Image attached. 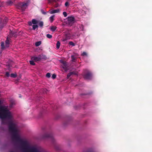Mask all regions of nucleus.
<instances>
[{
  "mask_svg": "<svg viewBox=\"0 0 152 152\" xmlns=\"http://www.w3.org/2000/svg\"><path fill=\"white\" fill-rule=\"evenodd\" d=\"M60 62L62 64V65L61 66V67L63 68L64 70H66L68 66L67 63L65 61H64L62 60H61Z\"/></svg>",
  "mask_w": 152,
  "mask_h": 152,
  "instance_id": "nucleus-1",
  "label": "nucleus"
},
{
  "mask_svg": "<svg viewBox=\"0 0 152 152\" xmlns=\"http://www.w3.org/2000/svg\"><path fill=\"white\" fill-rule=\"evenodd\" d=\"M2 18H0V28H1L3 27L4 26V24L7 22V18L6 17H5L3 21V22H2Z\"/></svg>",
  "mask_w": 152,
  "mask_h": 152,
  "instance_id": "nucleus-2",
  "label": "nucleus"
},
{
  "mask_svg": "<svg viewBox=\"0 0 152 152\" xmlns=\"http://www.w3.org/2000/svg\"><path fill=\"white\" fill-rule=\"evenodd\" d=\"M28 6V3H20L19 4V6L23 10H24Z\"/></svg>",
  "mask_w": 152,
  "mask_h": 152,
  "instance_id": "nucleus-3",
  "label": "nucleus"
},
{
  "mask_svg": "<svg viewBox=\"0 0 152 152\" xmlns=\"http://www.w3.org/2000/svg\"><path fill=\"white\" fill-rule=\"evenodd\" d=\"M42 57L41 55H39L38 57L33 56L31 58V59L32 60L37 61L40 60L41 58Z\"/></svg>",
  "mask_w": 152,
  "mask_h": 152,
  "instance_id": "nucleus-4",
  "label": "nucleus"
},
{
  "mask_svg": "<svg viewBox=\"0 0 152 152\" xmlns=\"http://www.w3.org/2000/svg\"><path fill=\"white\" fill-rule=\"evenodd\" d=\"M91 77V74L90 72H88L84 76L85 78L87 79H90Z\"/></svg>",
  "mask_w": 152,
  "mask_h": 152,
  "instance_id": "nucleus-5",
  "label": "nucleus"
},
{
  "mask_svg": "<svg viewBox=\"0 0 152 152\" xmlns=\"http://www.w3.org/2000/svg\"><path fill=\"white\" fill-rule=\"evenodd\" d=\"M48 138H52V135L50 134H45L43 137V138L45 139Z\"/></svg>",
  "mask_w": 152,
  "mask_h": 152,
  "instance_id": "nucleus-6",
  "label": "nucleus"
},
{
  "mask_svg": "<svg viewBox=\"0 0 152 152\" xmlns=\"http://www.w3.org/2000/svg\"><path fill=\"white\" fill-rule=\"evenodd\" d=\"M68 20L69 23H72L74 20V18L73 17H69L67 18Z\"/></svg>",
  "mask_w": 152,
  "mask_h": 152,
  "instance_id": "nucleus-7",
  "label": "nucleus"
},
{
  "mask_svg": "<svg viewBox=\"0 0 152 152\" xmlns=\"http://www.w3.org/2000/svg\"><path fill=\"white\" fill-rule=\"evenodd\" d=\"M60 10L59 9H56L52 10L50 12V14H52L55 13H58L59 12Z\"/></svg>",
  "mask_w": 152,
  "mask_h": 152,
  "instance_id": "nucleus-8",
  "label": "nucleus"
},
{
  "mask_svg": "<svg viewBox=\"0 0 152 152\" xmlns=\"http://www.w3.org/2000/svg\"><path fill=\"white\" fill-rule=\"evenodd\" d=\"M72 75H76V73L75 71L71 72L69 73L67 75V77L69 78L70 76H71Z\"/></svg>",
  "mask_w": 152,
  "mask_h": 152,
  "instance_id": "nucleus-9",
  "label": "nucleus"
},
{
  "mask_svg": "<svg viewBox=\"0 0 152 152\" xmlns=\"http://www.w3.org/2000/svg\"><path fill=\"white\" fill-rule=\"evenodd\" d=\"M9 40L8 39V37H7V39L6 40L5 43H6V46L7 47H8L9 46Z\"/></svg>",
  "mask_w": 152,
  "mask_h": 152,
  "instance_id": "nucleus-10",
  "label": "nucleus"
},
{
  "mask_svg": "<svg viewBox=\"0 0 152 152\" xmlns=\"http://www.w3.org/2000/svg\"><path fill=\"white\" fill-rule=\"evenodd\" d=\"M56 28V27L55 26H52L50 27V30L53 31H54Z\"/></svg>",
  "mask_w": 152,
  "mask_h": 152,
  "instance_id": "nucleus-11",
  "label": "nucleus"
},
{
  "mask_svg": "<svg viewBox=\"0 0 152 152\" xmlns=\"http://www.w3.org/2000/svg\"><path fill=\"white\" fill-rule=\"evenodd\" d=\"M32 23L34 24H37V23H38V21L37 20H36L35 19H32Z\"/></svg>",
  "mask_w": 152,
  "mask_h": 152,
  "instance_id": "nucleus-12",
  "label": "nucleus"
},
{
  "mask_svg": "<svg viewBox=\"0 0 152 152\" xmlns=\"http://www.w3.org/2000/svg\"><path fill=\"white\" fill-rule=\"evenodd\" d=\"M15 104V102L14 101H12L10 102V107H12Z\"/></svg>",
  "mask_w": 152,
  "mask_h": 152,
  "instance_id": "nucleus-13",
  "label": "nucleus"
},
{
  "mask_svg": "<svg viewBox=\"0 0 152 152\" xmlns=\"http://www.w3.org/2000/svg\"><path fill=\"white\" fill-rule=\"evenodd\" d=\"M54 15H53L50 17L49 18V20L51 22H52L53 21L54 19Z\"/></svg>",
  "mask_w": 152,
  "mask_h": 152,
  "instance_id": "nucleus-14",
  "label": "nucleus"
},
{
  "mask_svg": "<svg viewBox=\"0 0 152 152\" xmlns=\"http://www.w3.org/2000/svg\"><path fill=\"white\" fill-rule=\"evenodd\" d=\"M56 48L58 49L59 48L60 45V43L59 41H58L56 44Z\"/></svg>",
  "mask_w": 152,
  "mask_h": 152,
  "instance_id": "nucleus-15",
  "label": "nucleus"
},
{
  "mask_svg": "<svg viewBox=\"0 0 152 152\" xmlns=\"http://www.w3.org/2000/svg\"><path fill=\"white\" fill-rule=\"evenodd\" d=\"M49 3H51L52 2H56V1H59V0H47Z\"/></svg>",
  "mask_w": 152,
  "mask_h": 152,
  "instance_id": "nucleus-16",
  "label": "nucleus"
},
{
  "mask_svg": "<svg viewBox=\"0 0 152 152\" xmlns=\"http://www.w3.org/2000/svg\"><path fill=\"white\" fill-rule=\"evenodd\" d=\"M41 41L37 42L35 43V45L36 46H38L41 44Z\"/></svg>",
  "mask_w": 152,
  "mask_h": 152,
  "instance_id": "nucleus-17",
  "label": "nucleus"
},
{
  "mask_svg": "<svg viewBox=\"0 0 152 152\" xmlns=\"http://www.w3.org/2000/svg\"><path fill=\"white\" fill-rule=\"evenodd\" d=\"M94 149L93 148H90L85 152H94Z\"/></svg>",
  "mask_w": 152,
  "mask_h": 152,
  "instance_id": "nucleus-18",
  "label": "nucleus"
},
{
  "mask_svg": "<svg viewBox=\"0 0 152 152\" xmlns=\"http://www.w3.org/2000/svg\"><path fill=\"white\" fill-rule=\"evenodd\" d=\"M70 39V37H66L65 38H63L62 39V41H66L67 40Z\"/></svg>",
  "mask_w": 152,
  "mask_h": 152,
  "instance_id": "nucleus-19",
  "label": "nucleus"
},
{
  "mask_svg": "<svg viewBox=\"0 0 152 152\" xmlns=\"http://www.w3.org/2000/svg\"><path fill=\"white\" fill-rule=\"evenodd\" d=\"M38 26L37 25H33V30H35L36 29H37Z\"/></svg>",
  "mask_w": 152,
  "mask_h": 152,
  "instance_id": "nucleus-20",
  "label": "nucleus"
},
{
  "mask_svg": "<svg viewBox=\"0 0 152 152\" xmlns=\"http://www.w3.org/2000/svg\"><path fill=\"white\" fill-rule=\"evenodd\" d=\"M1 49H4V42H1Z\"/></svg>",
  "mask_w": 152,
  "mask_h": 152,
  "instance_id": "nucleus-21",
  "label": "nucleus"
},
{
  "mask_svg": "<svg viewBox=\"0 0 152 152\" xmlns=\"http://www.w3.org/2000/svg\"><path fill=\"white\" fill-rule=\"evenodd\" d=\"M71 58L72 59V61L74 62L75 60L76 59V57H75L74 56H71Z\"/></svg>",
  "mask_w": 152,
  "mask_h": 152,
  "instance_id": "nucleus-22",
  "label": "nucleus"
},
{
  "mask_svg": "<svg viewBox=\"0 0 152 152\" xmlns=\"http://www.w3.org/2000/svg\"><path fill=\"white\" fill-rule=\"evenodd\" d=\"M39 25L40 27H42L43 26V23L41 21L39 23Z\"/></svg>",
  "mask_w": 152,
  "mask_h": 152,
  "instance_id": "nucleus-23",
  "label": "nucleus"
},
{
  "mask_svg": "<svg viewBox=\"0 0 152 152\" xmlns=\"http://www.w3.org/2000/svg\"><path fill=\"white\" fill-rule=\"evenodd\" d=\"M46 37H47V38H49V39H51L52 37V36L50 34H47Z\"/></svg>",
  "mask_w": 152,
  "mask_h": 152,
  "instance_id": "nucleus-24",
  "label": "nucleus"
},
{
  "mask_svg": "<svg viewBox=\"0 0 152 152\" xmlns=\"http://www.w3.org/2000/svg\"><path fill=\"white\" fill-rule=\"evenodd\" d=\"M69 45H71L73 46H74L75 45L74 43L72 42H69Z\"/></svg>",
  "mask_w": 152,
  "mask_h": 152,
  "instance_id": "nucleus-25",
  "label": "nucleus"
},
{
  "mask_svg": "<svg viewBox=\"0 0 152 152\" xmlns=\"http://www.w3.org/2000/svg\"><path fill=\"white\" fill-rule=\"evenodd\" d=\"M30 63L31 64L34 65L35 64V63H34V61H33V60H32L31 61H30Z\"/></svg>",
  "mask_w": 152,
  "mask_h": 152,
  "instance_id": "nucleus-26",
  "label": "nucleus"
},
{
  "mask_svg": "<svg viewBox=\"0 0 152 152\" xmlns=\"http://www.w3.org/2000/svg\"><path fill=\"white\" fill-rule=\"evenodd\" d=\"M10 76L11 77L15 78L16 77V75L15 74H12L10 75Z\"/></svg>",
  "mask_w": 152,
  "mask_h": 152,
  "instance_id": "nucleus-27",
  "label": "nucleus"
},
{
  "mask_svg": "<svg viewBox=\"0 0 152 152\" xmlns=\"http://www.w3.org/2000/svg\"><path fill=\"white\" fill-rule=\"evenodd\" d=\"M46 77L48 78H49L50 76V74L49 73H47L46 75Z\"/></svg>",
  "mask_w": 152,
  "mask_h": 152,
  "instance_id": "nucleus-28",
  "label": "nucleus"
},
{
  "mask_svg": "<svg viewBox=\"0 0 152 152\" xmlns=\"http://www.w3.org/2000/svg\"><path fill=\"white\" fill-rule=\"evenodd\" d=\"M63 14L64 17H66L67 15V13L65 12H63Z\"/></svg>",
  "mask_w": 152,
  "mask_h": 152,
  "instance_id": "nucleus-29",
  "label": "nucleus"
},
{
  "mask_svg": "<svg viewBox=\"0 0 152 152\" xmlns=\"http://www.w3.org/2000/svg\"><path fill=\"white\" fill-rule=\"evenodd\" d=\"M82 55L83 56H87V54L86 52H83L82 54Z\"/></svg>",
  "mask_w": 152,
  "mask_h": 152,
  "instance_id": "nucleus-30",
  "label": "nucleus"
},
{
  "mask_svg": "<svg viewBox=\"0 0 152 152\" xmlns=\"http://www.w3.org/2000/svg\"><path fill=\"white\" fill-rule=\"evenodd\" d=\"M6 75L7 77H8L9 76H10V73L9 72H6Z\"/></svg>",
  "mask_w": 152,
  "mask_h": 152,
  "instance_id": "nucleus-31",
  "label": "nucleus"
},
{
  "mask_svg": "<svg viewBox=\"0 0 152 152\" xmlns=\"http://www.w3.org/2000/svg\"><path fill=\"white\" fill-rule=\"evenodd\" d=\"M56 75L55 74H53L52 76V78L54 79L56 78Z\"/></svg>",
  "mask_w": 152,
  "mask_h": 152,
  "instance_id": "nucleus-32",
  "label": "nucleus"
},
{
  "mask_svg": "<svg viewBox=\"0 0 152 152\" xmlns=\"http://www.w3.org/2000/svg\"><path fill=\"white\" fill-rule=\"evenodd\" d=\"M69 4V3L67 2H66L65 3V5L66 6H67Z\"/></svg>",
  "mask_w": 152,
  "mask_h": 152,
  "instance_id": "nucleus-33",
  "label": "nucleus"
},
{
  "mask_svg": "<svg viewBox=\"0 0 152 152\" xmlns=\"http://www.w3.org/2000/svg\"><path fill=\"white\" fill-rule=\"evenodd\" d=\"M59 6V4H56L55 5V7H58Z\"/></svg>",
  "mask_w": 152,
  "mask_h": 152,
  "instance_id": "nucleus-34",
  "label": "nucleus"
},
{
  "mask_svg": "<svg viewBox=\"0 0 152 152\" xmlns=\"http://www.w3.org/2000/svg\"><path fill=\"white\" fill-rule=\"evenodd\" d=\"M32 22H30L28 23V24L30 26H31L32 25Z\"/></svg>",
  "mask_w": 152,
  "mask_h": 152,
  "instance_id": "nucleus-35",
  "label": "nucleus"
},
{
  "mask_svg": "<svg viewBox=\"0 0 152 152\" xmlns=\"http://www.w3.org/2000/svg\"><path fill=\"white\" fill-rule=\"evenodd\" d=\"M10 152H16L14 151H10Z\"/></svg>",
  "mask_w": 152,
  "mask_h": 152,
  "instance_id": "nucleus-36",
  "label": "nucleus"
},
{
  "mask_svg": "<svg viewBox=\"0 0 152 152\" xmlns=\"http://www.w3.org/2000/svg\"><path fill=\"white\" fill-rule=\"evenodd\" d=\"M43 14H45V12H43Z\"/></svg>",
  "mask_w": 152,
  "mask_h": 152,
  "instance_id": "nucleus-37",
  "label": "nucleus"
},
{
  "mask_svg": "<svg viewBox=\"0 0 152 152\" xmlns=\"http://www.w3.org/2000/svg\"><path fill=\"white\" fill-rule=\"evenodd\" d=\"M43 14H45V12H43Z\"/></svg>",
  "mask_w": 152,
  "mask_h": 152,
  "instance_id": "nucleus-38",
  "label": "nucleus"
},
{
  "mask_svg": "<svg viewBox=\"0 0 152 152\" xmlns=\"http://www.w3.org/2000/svg\"><path fill=\"white\" fill-rule=\"evenodd\" d=\"M12 34H13V35L14 34V32H13Z\"/></svg>",
  "mask_w": 152,
  "mask_h": 152,
  "instance_id": "nucleus-39",
  "label": "nucleus"
}]
</instances>
